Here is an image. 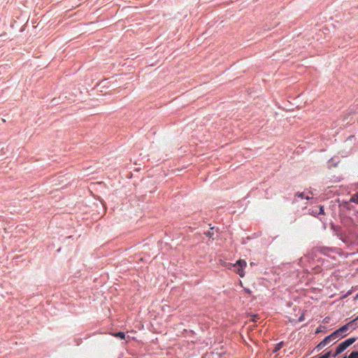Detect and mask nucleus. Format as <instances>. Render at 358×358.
Segmentation results:
<instances>
[{
  "instance_id": "f257e3e1",
  "label": "nucleus",
  "mask_w": 358,
  "mask_h": 358,
  "mask_svg": "<svg viewBox=\"0 0 358 358\" xmlns=\"http://www.w3.org/2000/svg\"><path fill=\"white\" fill-rule=\"evenodd\" d=\"M340 338L338 335L336 334V333L334 331L329 336H327L324 339H323L316 347V349L317 351L322 350L323 348H324L326 345H329L331 343H336L338 341Z\"/></svg>"
},
{
  "instance_id": "f03ea898",
  "label": "nucleus",
  "mask_w": 358,
  "mask_h": 358,
  "mask_svg": "<svg viewBox=\"0 0 358 358\" xmlns=\"http://www.w3.org/2000/svg\"><path fill=\"white\" fill-rule=\"evenodd\" d=\"M247 263L245 260L239 259L235 264H229V268L232 266L235 268L234 271L243 278L245 275L244 268L246 266Z\"/></svg>"
},
{
  "instance_id": "7ed1b4c3",
  "label": "nucleus",
  "mask_w": 358,
  "mask_h": 358,
  "mask_svg": "<svg viewBox=\"0 0 358 358\" xmlns=\"http://www.w3.org/2000/svg\"><path fill=\"white\" fill-rule=\"evenodd\" d=\"M357 320H358V317L352 322H350L348 323L347 324L343 325V327H341V328H339L338 329L335 331V332L336 333L337 335H338L340 338L345 336L347 334V331L348 330H350V329H355V327H353V322Z\"/></svg>"
},
{
  "instance_id": "20e7f679",
  "label": "nucleus",
  "mask_w": 358,
  "mask_h": 358,
  "mask_svg": "<svg viewBox=\"0 0 358 358\" xmlns=\"http://www.w3.org/2000/svg\"><path fill=\"white\" fill-rule=\"evenodd\" d=\"M346 349L345 346L344 345V344L343 343H340L337 348H336V352L334 353V355H333L334 357H336L338 355H339L340 353H341L342 352H343Z\"/></svg>"
},
{
  "instance_id": "39448f33",
  "label": "nucleus",
  "mask_w": 358,
  "mask_h": 358,
  "mask_svg": "<svg viewBox=\"0 0 358 358\" xmlns=\"http://www.w3.org/2000/svg\"><path fill=\"white\" fill-rule=\"evenodd\" d=\"M355 340L356 339L355 338H350L345 340V341H343L342 343L344 344V345L347 348L350 345H352L355 341Z\"/></svg>"
},
{
  "instance_id": "423d86ee",
  "label": "nucleus",
  "mask_w": 358,
  "mask_h": 358,
  "mask_svg": "<svg viewBox=\"0 0 358 358\" xmlns=\"http://www.w3.org/2000/svg\"><path fill=\"white\" fill-rule=\"evenodd\" d=\"M348 358H358V352L355 351V352H352L350 356L348 357Z\"/></svg>"
},
{
  "instance_id": "0eeeda50",
  "label": "nucleus",
  "mask_w": 358,
  "mask_h": 358,
  "mask_svg": "<svg viewBox=\"0 0 358 358\" xmlns=\"http://www.w3.org/2000/svg\"><path fill=\"white\" fill-rule=\"evenodd\" d=\"M115 336L120 337V338H124L125 335L123 332H118L116 334H115Z\"/></svg>"
},
{
  "instance_id": "6e6552de",
  "label": "nucleus",
  "mask_w": 358,
  "mask_h": 358,
  "mask_svg": "<svg viewBox=\"0 0 358 358\" xmlns=\"http://www.w3.org/2000/svg\"><path fill=\"white\" fill-rule=\"evenodd\" d=\"M282 346V343H278L275 348L273 352H276L278 350H280Z\"/></svg>"
},
{
  "instance_id": "1a4fd4ad",
  "label": "nucleus",
  "mask_w": 358,
  "mask_h": 358,
  "mask_svg": "<svg viewBox=\"0 0 358 358\" xmlns=\"http://www.w3.org/2000/svg\"><path fill=\"white\" fill-rule=\"evenodd\" d=\"M297 195H298V196H299V197H300V198H301V199L305 198V196H304V194H303V193H298V194H297ZM306 199L308 200V199H310V197L309 196H306Z\"/></svg>"
},
{
  "instance_id": "9d476101",
  "label": "nucleus",
  "mask_w": 358,
  "mask_h": 358,
  "mask_svg": "<svg viewBox=\"0 0 358 358\" xmlns=\"http://www.w3.org/2000/svg\"><path fill=\"white\" fill-rule=\"evenodd\" d=\"M331 355V352H328L327 353H325L324 355H323L322 356H320L318 358H329Z\"/></svg>"
},
{
  "instance_id": "9b49d317",
  "label": "nucleus",
  "mask_w": 358,
  "mask_h": 358,
  "mask_svg": "<svg viewBox=\"0 0 358 358\" xmlns=\"http://www.w3.org/2000/svg\"><path fill=\"white\" fill-rule=\"evenodd\" d=\"M324 213V209H323V207L322 206H320V211L318 213V214H323Z\"/></svg>"
},
{
  "instance_id": "f8f14e48",
  "label": "nucleus",
  "mask_w": 358,
  "mask_h": 358,
  "mask_svg": "<svg viewBox=\"0 0 358 358\" xmlns=\"http://www.w3.org/2000/svg\"><path fill=\"white\" fill-rule=\"evenodd\" d=\"M357 201H358V196H357Z\"/></svg>"
}]
</instances>
